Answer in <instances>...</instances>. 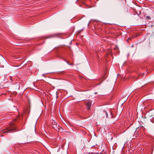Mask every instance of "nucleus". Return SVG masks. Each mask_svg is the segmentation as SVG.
I'll return each instance as SVG.
<instances>
[{
  "label": "nucleus",
  "mask_w": 154,
  "mask_h": 154,
  "mask_svg": "<svg viewBox=\"0 0 154 154\" xmlns=\"http://www.w3.org/2000/svg\"><path fill=\"white\" fill-rule=\"evenodd\" d=\"M16 129V127L15 126L13 125H11L7 128V130L4 131L3 132L4 133H9L12 131H14Z\"/></svg>",
  "instance_id": "f257e3e1"
},
{
  "label": "nucleus",
  "mask_w": 154,
  "mask_h": 154,
  "mask_svg": "<svg viewBox=\"0 0 154 154\" xmlns=\"http://www.w3.org/2000/svg\"><path fill=\"white\" fill-rule=\"evenodd\" d=\"M52 128L57 131H60V127L57 125V123L54 120H52Z\"/></svg>",
  "instance_id": "f03ea898"
},
{
  "label": "nucleus",
  "mask_w": 154,
  "mask_h": 154,
  "mask_svg": "<svg viewBox=\"0 0 154 154\" xmlns=\"http://www.w3.org/2000/svg\"><path fill=\"white\" fill-rule=\"evenodd\" d=\"M86 105L87 106V108L88 109H89L91 106V101H88L87 102H86Z\"/></svg>",
  "instance_id": "7ed1b4c3"
},
{
  "label": "nucleus",
  "mask_w": 154,
  "mask_h": 154,
  "mask_svg": "<svg viewBox=\"0 0 154 154\" xmlns=\"http://www.w3.org/2000/svg\"><path fill=\"white\" fill-rule=\"evenodd\" d=\"M106 75H104L103 76L102 78H101L100 79V81H103L104 80H105L106 78Z\"/></svg>",
  "instance_id": "20e7f679"
},
{
  "label": "nucleus",
  "mask_w": 154,
  "mask_h": 154,
  "mask_svg": "<svg viewBox=\"0 0 154 154\" xmlns=\"http://www.w3.org/2000/svg\"><path fill=\"white\" fill-rule=\"evenodd\" d=\"M103 112L106 114V117H108V114L107 112L105 111H103Z\"/></svg>",
  "instance_id": "39448f33"
},
{
  "label": "nucleus",
  "mask_w": 154,
  "mask_h": 154,
  "mask_svg": "<svg viewBox=\"0 0 154 154\" xmlns=\"http://www.w3.org/2000/svg\"><path fill=\"white\" fill-rule=\"evenodd\" d=\"M146 18L149 20L151 19L150 17L149 16H146Z\"/></svg>",
  "instance_id": "423d86ee"
},
{
  "label": "nucleus",
  "mask_w": 154,
  "mask_h": 154,
  "mask_svg": "<svg viewBox=\"0 0 154 154\" xmlns=\"http://www.w3.org/2000/svg\"><path fill=\"white\" fill-rule=\"evenodd\" d=\"M131 146H133V145H130V147H131Z\"/></svg>",
  "instance_id": "0eeeda50"
},
{
  "label": "nucleus",
  "mask_w": 154,
  "mask_h": 154,
  "mask_svg": "<svg viewBox=\"0 0 154 154\" xmlns=\"http://www.w3.org/2000/svg\"><path fill=\"white\" fill-rule=\"evenodd\" d=\"M100 154H103L102 153H100Z\"/></svg>",
  "instance_id": "6e6552de"
}]
</instances>
